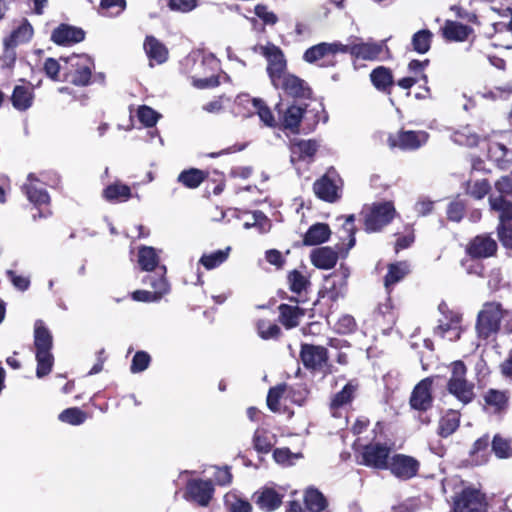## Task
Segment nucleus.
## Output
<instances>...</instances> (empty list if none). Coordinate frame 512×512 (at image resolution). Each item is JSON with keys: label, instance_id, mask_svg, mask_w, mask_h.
Returning a JSON list of instances; mask_svg holds the SVG:
<instances>
[{"label": "nucleus", "instance_id": "7ed1b4c3", "mask_svg": "<svg viewBox=\"0 0 512 512\" xmlns=\"http://www.w3.org/2000/svg\"><path fill=\"white\" fill-rule=\"evenodd\" d=\"M398 215L393 201H379L366 205L360 216L367 233H378L387 227Z\"/></svg>", "mask_w": 512, "mask_h": 512}, {"label": "nucleus", "instance_id": "4be33fe9", "mask_svg": "<svg viewBox=\"0 0 512 512\" xmlns=\"http://www.w3.org/2000/svg\"><path fill=\"white\" fill-rule=\"evenodd\" d=\"M359 389V383L357 380L348 381L343 388L335 393L329 403V410L331 414L335 417L337 413L352 404L354 399L356 398L357 391Z\"/></svg>", "mask_w": 512, "mask_h": 512}, {"label": "nucleus", "instance_id": "f257e3e1", "mask_svg": "<svg viewBox=\"0 0 512 512\" xmlns=\"http://www.w3.org/2000/svg\"><path fill=\"white\" fill-rule=\"evenodd\" d=\"M34 347L37 361L36 376L43 378L51 373L54 356L51 352L53 337L43 320L38 319L34 324Z\"/></svg>", "mask_w": 512, "mask_h": 512}, {"label": "nucleus", "instance_id": "a18cd8bd", "mask_svg": "<svg viewBox=\"0 0 512 512\" xmlns=\"http://www.w3.org/2000/svg\"><path fill=\"white\" fill-rule=\"evenodd\" d=\"M33 34L32 26L24 23L14 29L9 36L4 38L5 47H17L20 43L28 42Z\"/></svg>", "mask_w": 512, "mask_h": 512}, {"label": "nucleus", "instance_id": "09e8293b", "mask_svg": "<svg viewBox=\"0 0 512 512\" xmlns=\"http://www.w3.org/2000/svg\"><path fill=\"white\" fill-rule=\"evenodd\" d=\"M432 41L433 33L429 29H421L412 35V50L418 54H425L430 50Z\"/></svg>", "mask_w": 512, "mask_h": 512}, {"label": "nucleus", "instance_id": "bb28decb", "mask_svg": "<svg viewBox=\"0 0 512 512\" xmlns=\"http://www.w3.org/2000/svg\"><path fill=\"white\" fill-rule=\"evenodd\" d=\"M410 272V265L407 261L390 263L384 276V287L387 294H391L394 285L402 281Z\"/></svg>", "mask_w": 512, "mask_h": 512}, {"label": "nucleus", "instance_id": "e2e57ef3", "mask_svg": "<svg viewBox=\"0 0 512 512\" xmlns=\"http://www.w3.org/2000/svg\"><path fill=\"white\" fill-rule=\"evenodd\" d=\"M43 71L45 75L53 81H60V73H63V62L55 58L48 57L43 64Z\"/></svg>", "mask_w": 512, "mask_h": 512}, {"label": "nucleus", "instance_id": "c756f323", "mask_svg": "<svg viewBox=\"0 0 512 512\" xmlns=\"http://www.w3.org/2000/svg\"><path fill=\"white\" fill-rule=\"evenodd\" d=\"M370 81L376 90L379 92L391 93L394 86V77L392 70L385 66H377L370 72Z\"/></svg>", "mask_w": 512, "mask_h": 512}, {"label": "nucleus", "instance_id": "de8ad7c7", "mask_svg": "<svg viewBox=\"0 0 512 512\" xmlns=\"http://www.w3.org/2000/svg\"><path fill=\"white\" fill-rule=\"evenodd\" d=\"M318 150V143L316 140H296L291 144V152L293 155H298V160L302 161L307 158H313Z\"/></svg>", "mask_w": 512, "mask_h": 512}, {"label": "nucleus", "instance_id": "b1692460", "mask_svg": "<svg viewBox=\"0 0 512 512\" xmlns=\"http://www.w3.org/2000/svg\"><path fill=\"white\" fill-rule=\"evenodd\" d=\"M252 498L261 510L272 512L281 507L284 495L272 487L264 486L257 490Z\"/></svg>", "mask_w": 512, "mask_h": 512}, {"label": "nucleus", "instance_id": "774afa93", "mask_svg": "<svg viewBox=\"0 0 512 512\" xmlns=\"http://www.w3.org/2000/svg\"><path fill=\"white\" fill-rule=\"evenodd\" d=\"M496 233L501 245L505 249L512 251V222L497 224Z\"/></svg>", "mask_w": 512, "mask_h": 512}, {"label": "nucleus", "instance_id": "bf43d9fd", "mask_svg": "<svg viewBox=\"0 0 512 512\" xmlns=\"http://www.w3.org/2000/svg\"><path fill=\"white\" fill-rule=\"evenodd\" d=\"M490 444V437L488 434L478 438L472 445L470 450V457L475 458L478 463L487 462V451Z\"/></svg>", "mask_w": 512, "mask_h": 512}, {"label": "nucleus", "instance_id": "ea45409f", "mask_svg": "<svg viewBox=\"0 0 512 512\" xmlns=\"http://www.w3.org/2000/svg\"><path fill=\"white\" fill-rule=\"evenodd\" d=\"M209 173L207 171L189 168L185 169L177 177V181L184 187L189 189L198 188L207 178Z\"/></svg>", "mask_w": 512, "mask_h": 512}, {"label": "nucleus", "instance_id": "5fc2aeb1", "mask_svg": "<svg viewBox=\"0 0 512 512\" xmlns=\"http://www.w3.org/2000/svg\"><path fill=\"white\" fill-rule=\"evenodd\" d=\"M430 60L425 59L423 61L418 59H413L408 63V72L411 74V77H417L418 82L423 81L425 85L428 83V75L425 73V69L429 66ZM427 94H430L429 87H424Z\"/></svg>", "mask_w": 512, "mask_h": 512}, {"label": "nucleus", "instance_id": "e433bc0d", "mask_svg": "<svg viewBox=\"0 0 512 512\" xmlns=\"http://www.w3.org/2000/svg\"><path fill=\"white\" fill-rule=\"evenodd\" d=\"M331 230L326 223H316L309 227L303 237V245L315 246L328 241Z\"/></svg>", "mask_w": 512, "mask_h": 512}, {"label": "nucleus", "instance_id": "473e14b6", "mask_svg": "<svg viewBox=\"0 0 512 512\" xmlns=\"http://www.w3.org/2000/svg\"><path fill=\"white\" fill-rule=\"evenodd\" d=\"M509 391L488 389L483 395L485 405L493 410L494 413H502L507 410L509 405Z\"/></svg>", "mask_w": 512, "mask_h": 512}, {"label": "nucleus", "instance_id": "ddd939ff", "mask_svg": "<svg viewBox=\"0 0 512 512\" xmlns=\"http://www.w3.org/2000/svg\"><path fill=\"white\" fill-rule=\"evenodd\" d=\"M214 492L215 488L212 480L191 478L186 482L183 497L200 507H207L213 499Z\"/></svg>", "mask_w": 512, "mask_h": 512}, {"label": "nucleus", "instance_id": "a19ab883", "mask_svg": "<svg viewBox=\"0 0 512 512\" xmlns=\"http://www.w3.org/2000/svg\"><path fill=\"white\" fill-rule=\"evenodd\" d=\"M160 274H149L146 275L142 282L144 284H148L152 289L154 294L160 293V300L164 295L168 294L170 291V285L165 277L166 267H159Z\"/></svg>", "mask_w": 512, "mask_h": 512}, {"label": "nucleus", "instance_id": "13d9d810", "mask_svg": "<svg viewBox=\"0 0 512 512\" xmlns=\"http://www.w3.org/2000/svg\"><path fill=\"white\" fill-rule=\"evenodd\" d=\"M259 336L264 340L279 339L282 335L280 327L266 319L258 320L256 324Z\"/></svg>", "mask_w": 512, "mask_h": 512}, {"label": "nucleus", "instance_id": "412c9836", "mask_svg": "<svg viewBox=\"0 0 512 512\" xmlns=\"http://www.w3.org/2000/svg\"><path fill=\"white\" fill-rule=\"evenodd\" d=\"M383 45L376 42H353L343 44V53H349L355 59L374 61L380 58Z\"/></svg>", "mask_w": 512, "mask_h": 512}, {"label": "nucleus", "instance_id": "6ab92c4d", "mask_svg": "<svg viewBox=\"0 0 512 512\" xmlns=\"http://www.w3.org/2000/svg\"><path fill=\"white\" fill-rule=\"evenodd\" d=\"M420 462L409 455L395 454L391 457L387 469L391 473L402 480H409L418 474Z\"/></svg>", "mask_w": 512, "mask_h": 512}, {"label": "nucleus", "instance_id": "72a5a7b5", "mask_svg": "<svg viewBox=\"0 0 512 512\" xmlns=\"http://www.w3.org/2000/svg\"><path fill=\"white\" fill-rule=\"evenodd\" d=\"M490 210L497 213V224L512 222V201L503 195L490 196L488 199Z\"/></svg>", "mask_w": 512, "mask_h": 512}, {"label": "nucleus", "instance_id": "c03bdc74", "mask_svg": "<svg viewBox=\"0 0 512 512\" xmlns=\"http://www.w3.org/2000/svg\"><path fill=\"white\" fill-rule=\"evenodd\" d=\"M460 415L457 411L450 410L439 421L438 435L447 438L459 428Z\"/></svg>", "mask_w": 512, "mask_h": 512}, {"label": "nucleus", "instance_id": "f8f14e48", "mask_svg": "<svg viewBox=\"0 0 512 512\" xmlns=\"http://www.w3.org/2000/svg\"><path fill=\"white\" fill-rule=\"evenodd\" d=\"M392 448L387 443L370 442L363 446L360 464L378 470H385L389 466Z\"/></svg>", "mask_w": 512, "mask_h": 512}, {"label": "nucleus", "instance_id": "aec40b11", "mask_svg": "<svg viewBox=\"0 0 512 512\" xmlns=\"http://www.w3.org/2000/svg\"><path fill=\"white\" fill-rule=\"evenodd\" d=\"M34 90L35 87L30 81L20 78L18 84L14 86L9 98L13 108L19 112L29 110L34 104Z\"/></svg>", "mask_w": 512, "mask_h": 512}, {"label": "nucleus", "instance_id": "4468645a", "mask_svg": "<svg viewBox=\"0 0 512 512\" xmlns=\"http://www.w3.org/2000/svg\"><path fill=\"white\" fill-rule=\"evenodd\" d=\"M260 52L267 60L266 70L270 81L271 83H275V81H278L280 77L287 73L285 55L282 49L273 43L260 46Z\"/></svg>", "mask_w": 512, "mask_h": 512}, {"label": "nucleus", "instance_id": "6e6d98bb", "mask_svg": "<svg viewBox=\"0 0 512 512\" xmlns=\"http://www.w3.org/2000/svg\"><path fill=\"white\" fill-rule=\"evenodd\" d=\"M58 419L73 426L83 424L87 419V413L78 407L64 409L58 416Z\"/></svg>", "mask_w": 512, "mask_h": 512}, {"label": "nucleus", "instance_id": "8fccbe9b", "mask_svg": "<svg viewBox=\"0 0 512 512\" xmlns=\"http://www.w3.org/2000/svg\"><path fill=\"white\" fill-rule=\"evenodd\" d=\"M491 449L498 459L512 457V440L501 434H495L491 441Z\"/></svg>", "mask_w": 512, "mask_h": 512}, {"label": "nucleus", "instance_id": "c85d7f7f", "mask_svg": "<svg viewBox=\"0 0 512 512\" xmlns=\"http://www.w3.org/2000/svg\"><path fill=\"white\" fill-rule=\"evenodd\" d=\"M326 283L327 285L325 286L323 297H327L328 300L332 303L337 302L345 295V290L347 287V274L343 273L342 275H338L333 273L326 279Z\"/></svg>", "mask_w": 512, "mask_h": 512}, {"label": "nucleus", "instance_id": "423d86ee", "mask_svg": "<svg viewBox=\"0 0 512 512\" xmlns=\"http://www.w3.org/2000/svg\"><path fill=\"white\" fill-rule=\"evenodd\" d=\"M510 316L499 302H486L479 311L476 320V332L480 339L488 340L500 330L501 320Z\"/></svg>", "mask_w": 512, "mask_h": 512}, {"label": "nucleus", "instance_id": "79ce46f5", "mask_svg": "<svg viewBox=\"0 0 512 512\" xmlns=\"http://www.w3.org/2000/svg\"><path fill=\"white\" fill-rule=\"evenodd\" d=\"M464 192L467 196L475 200H482L491 191V184L488 179H479L476 181L467 180L463 184Z\"/></svg>", "mask_w": 512, "mask_h": 512}, {"label": "nucleus", "instance_id": "c9c22d12", "mask_svg": "<svg viewBox=\"0 0 512 512\" xmlns=\"http://www.w3.org/2000/svg\"><path fill=\"white\" fill-rule=\"evenodd\" d=\"M102 197L111 203L126 202L132 197V191L128 185L116 181L103 189Z\"/></svg>", "mask_w": 512, "mask_h": 512}, {"label": "nucleus", "instance_id": "a211bd4d", "mask_svg": "<svg viewBox=\"0 0 512 512\" xmlns=\"http://www.w3.org/2000/svg\"><path fill=\"white\" fill-rule=\"evenodd\" d=\"M287 282L289 290L296 296H288L286 292H283L280 297L282 299H288L290 302L296 304H303L307 302L308 289L310 287V280L302 272L297 269H293L287 274Z\"/></svg>", "mask_w": 512, "mask_h": 512}, {"label": "nucleus", "instance_id": "338daca9", "mask_svg": "<svg viewBox=\"0 0 512 512\" xmlns=\"http://www.w3.org/2000/svg\"><path fill=\"white\" fill-rule=\"evenodd\" d=\"M357 323L352 315H342L335 324V330L338 334L348 335L355 332Z\"/></svg>", "mask_w": 512, "mask_h": 512}, {"label": "nucleus", "instance_id": "6e6552de", "mask_svg": "<svg viewBox=\"0 0 512 512\" xmlns=\"http://www.w3.org/2000/svg\"><path fill=\"white\" fill-rule=\"evenodd\" d=\"M467 367L461 360L452 363L451 377L447 390L462 404L467 405L475 398L474 384L466 379Z\"/></svg>", "mask_w": 512, "mask_h": 512}, {"label": "nucleus", "instance_id": "cd10ccee", "mask_svg": "<svg viewBox=\"0 0 512 512\" xmlns=\"http://www.w3.org/2000/svg\"><path fill=\"white\" fill-rule=\"evenodd\" d=\"M487 157L500 170H507L512 165V150L499 142L489 144Z\"/></svg>", "mask_w": 512, "mask_h": 512}, {"label": "nucleus", "instance_id": "f03ea898", "mask_svg": "<svg viewBox=\"0 0 512 512\" xmlns=\"http://www.w3.org/2000/svg\"><path fill=\"white\" fill-rule=\"evenodd\" d=\"M433 378L426 377L420 380L412 389L409 397V406L413 417L421 425H429L432 421L430 411L433 408Z\"/></svg>", "mask_w": 512, "mask_h": 512}, {"label": "nucleus", "instance_id": "680f3d73", "mask_svg": "<svg viewBox=\"0 0 512 512\" xmlns=\"http://www.w3.org/2000/svg\"><path fill=\"white\" fill-rule=\"evenodd\" d=\"M252 104L254 108L257 110V114L260 120L268 127H276L277 122L275 117L271 111V109L266 105V103L261 98H253Z\"/></svg>", "mask_w": 512, "mask_h": 512}, {"label": "nucleus", "instance_id": "7c9ffc66", "mask_svg": "<svg viewBox=\"0 0 512 512\" xmlns=\"http://www.w3.org/2000/svg\"><path fill=\"white\" fill-rule=\"evenodd\" d=\"M311 263L318 269H332L338 261V253L331 247H319L310 255Z\"/></svg>", "mask_w": 512, "mask_h": 512}, {"label": "nucleus", "instance_id": "864d4df0", "mask_svg": "<svg viewBox=\"0 0 512 512\" xmlns=\"http://www.w3.org/2000/svg\"><path fill=\"white\" fill-rule=\"evenodd\" d=\"M340 231L343 233V235L340 236V238L343 241H347V243H343V244L346 246L345 250L348 251L352 247H354V245L356 243L355 234H356L357 228L355 226V215L354 214H351V215H348L345 217V221L342 224Z\"/></svg>", "mask_w": 512, "mask_h": 512}, {"label": "nucleus", "instance_id": "9d476101", "mask_svg": "<svg viewBox=\"0 0 512 512\" xmlns=\"http://www.w3.org/2000/svg\"><path fill=\"white\" fill-rule=\"evenodd\" d=\"M429 139V134L423 130L400 129L396 133H390L387 137V145L390 149H399L404 152L416 151L424 146Z\"/></svg>", "mask_w": 512, "mask_h": 512}, {"label": "nucleus", "instance_id": "a878e982", "mask_svg": "<svg viewBox=\"0 0 512 512\" xmlns=\"http://www.w3.org/2000/svg\"><path fill=\"white\" fill-rule=\"evenodd\" d=\"M278 321L285 329L290 330L300 324L301 318L305 316L306 309L301 308L299 304L291 305L282 303L278 306Z\"/></svg>", "mask_w": 512, "mask_h": 512}, {"label": "nucleus", "instance_id": "58836bf2", "mask_svg": "<svg viewBox=\"0 0 512 512\" xmlns=\"http://www.w3.org/2000/svg\"><path fill=\"white\" fill-rule=\"evenodd\" d=\"M303 501L308 512H322L328 507L324 494L312 486L304 491Z\"/></svg>", "mask_w": 512, "mask_h": 512}, {"label": "nucleus", "instance_id": "393cba45", "mask_svg": "<svg viewBox=\"0 0 512 512\" xmlns=\"http://www.w3.org/2000/svg\"><path fill=\"white\" fill-rule=\"evenodd\" d=\"M446 42H464L473 33V29L455 20H446L439 30Z\"/></svg>", "mask_w": 512, "mask_h": 512}, {"label": "nucleus", "instance_id": "20e7f679", "mask_svg": "<svg viewBox=\"0 0 512 512\" xmlns=\"http://www.w3.org/2000/svg\"><path fill=\"white\" fill-rule=\"evenodd\" d=\"M63 62L62 81L78 87H85L91 83L93 60L87 55L72 54L67 57H60Z\"/></svg>", "mask_w": 512, "mask_h": 512}, {"label": "nucleus", "instance_id": "2eb2a0df", "mask_svg": "<svg viewBox=\"0 0 512 512\" xmlns=\"http://www.w3.org/2000/svg\"><path fill=\"white\" fill-rule=\"evenodd\" d=\"M453 512H486L484 496L479 490L465 487L453 497Z\"/></svg>", "mask_w": 512, "mask_h": 512}, {"label": "nucleus", "instance_id": "4d7b16f0", "mask_svg": "<svg viewBox=\"0 0 512 512\" xmlns=\"http://www.w3.org/2000/svg\"><path fill=\"white\" fill-rule=\"evenodd\" d=\"M287 387L286 383H280L269 388L266 403L270 411L274 413L279 412L280 400L284 396Z\"/></svg>", "mask_w": 512, "mask_h": 512}, {"label": "nucleus", "instance_id": "0eeeda50", "mask_svg": "<svg viewBox=\"0 0 512 512\" xmlns=\"http://www.w3.org/2000/svg\"><path fill=\"white\" fill-rule=\"evenodd\" d=\"M299 358L304 368L312 374L321 373L326 376L332 373L328 349L322 345L302 343Z\"/></svg>", "mask_w": 512, "mask_h": 512}, {"label": "nucleus", "instance_id": "1a4fd4ad", "mask_svg": "<svg viewBox=\"0 0 512 512\" xmlns=\"http://www.w3.org/2000/svg\"><path fill=\"white\" fill-rule=\"evenodd\" d=\"M343 53V43L335 41L332 43L321 42L305 50L303 60L309 64L319 61L322 68L334 67L337 64L336 55Z\"/></svg>", "mask_w": 512, "mask_h": 512}, {"label": "nucleus", "instance_id": "2f4dec72", "mask_svg": "<svg viewBox=\"0 0 512 512\" xmlns=\"http://www.w3.org/2000/svg\"><path fill=\"white\" fill-rule=\"evenodd\" d=\"M279 114L282 113L280 118L281 125L284 129L290 130L292 133H298L300 123L305 113V108L299 105H290L285 111L278 109Z\"/></svg>", "mask_w": 512, "mask_h": 512}, {"label": "nucleus", "instance_id": "f704fd0d", "mask_svg": "<svg viewBox=\"0 0 512 512\" xmlns=\"http://www.w3.org/2000/svg\"><path fill=\"white\" fill-rule=\"evenodd\" d=\"M144 50L150 62L163 64L168 59V50L165 45L152 35L146 36ZM152 66L153 64L150 63Z\"/></svg>", "mask_w": 512, "mask_h": 512}, {"label": "nucleus", "instance_id": "49530a36", "mask_svg": "<svg viewBox=\"0 0 512 512\" xmlns=\"http://www.w3.org/2000/svg\"><path fill=\"white\" fill-rule=\"evenodd\" d=\"M138 263L143 271L152 272L159 265V256L155 248L142 246L138 250Z\"/></svg>", "mask_w": 512, "mask_h": 512}, {"label": "nucleus", "instance_id": "052dcab7", "mask_svg": "<svg viewBox=\"0 0 512 512\" xmlns=\"http://www.w3.org/2000/svg\"><path fill=\"white\" fill-rule=\"evenodd\" d=\"M395 236L394 251L396 253L411 247L415 242V230L410 224L404 226L403 233H396Z\"/></svg>", "mask_w": 512, "mask_h": 512}, {"label": "nucleus", "instance_id": "f3484780", "mask_svg": "<svg viewBox=\"0 0 512 512\" xmlns=\"http://www.w3.org/2000/svg\"><path fill=\"white\" fill-rule=\"evenodd\" d=\"M272 85L294 99H310L312 97V89L308 83L288 72Z\"/></svg>", "mask_w": 512, "mask_h": 512}, {"label": "nucleus", "instance_id": "3c124183", "mask_svg": "<svg viewBox=\"0 0 512 512\" xmlns=\"http://www.w3.org/2000/svg\"><path fill=\"white\" fill-rule=\"evenodd\" d=\"M230 247L223 250H216L209 254H203L199 259V263L207 270H212L223 264L229 257Z\"/></svg>", "mask_w": 512, "mask_h": 512}, {"label": "nucleus", "instance_id": "4c0bfd02", "mask_svg": "<svg viewBox=\"0 0 512 512\" xmlns=\"http://www.w3.org/2000/svg\"><path fill=\"white\" fill-rule=\"evenodd\" d=\"M439 310L443 313L444 320L439 319L438 325L434 328L433 333L436 336L444 338L450 330H455L460 326L462 318L461 315L454 311L448 309L444 311L442 305L439 306Z\"/></svg>", "mask_w": 512, "mask_h": 512}, {"label": "nucleus", "instance_id": "39448f33", "mask_svg": "<svg viewBox=\"0 0 512 512\" xmlns=\"http://www.w3.org/2000/svg\"><path fill=\"white\" fill-rule=\"evenodd\" d=\"M21 190L37 210V212L32 215L33 221L52 216L51 197L43 186V183H41L35 174H28L27 181L22 185Z\"/></svg>", "mask_w": 512, "mask_h": 512}, {"label": "nucleus", "instance_id": "69168bd1", "mask_svg": "<svg viewBox=\"0 0 512 512\" xmlns=\"http://www.w3.org/2000/svg\"><path fill=\"white\" fill-rule=\"evenodd\" d=\"M137 116L139 121L145 126V127H153L156 125L159 114L151 107L142 105L138 108Z\"/></svg>", "mask_w": 512, "mask_h": 512}, {"label": "nucleus", "instance_id": "5701e85b", "mask_svg": "<svg viewBox=\"0 0 512 512\" xmlns=\"http://www.w3.org/2000/svg\"><path fill=\"white\" fill-rule=\"evenodd\" d=\"M85 35L82 28L61 23L52 31L51 40L59 46H68L82 42Z\"/></svg>", "mask_w": 512, "mask_h": 512}, {"label": "nucleus", "instance_id": "9b49d317", "mask_svg": "<svg viewBox=\"0 0 512 512\" xmlns=\"http://www.w3.org/2000/svg\"><path fill=\"white\" fill-rule=\"evenodd\" d=\"M498 243L491 233L484 232L470 238L465 246V254L470 260H483L496 257Z\"/></svg>", "mask_w": 512, "mask_h": 512}, {"label": "nucleus", "instance_id": "dca6fc26", "mask_svg": "<svg viewBox=\"0 0 512 512\" xmlns=\"http://www.w3.org/2000/svg\"><path fill=\"white\" fill-rule=\"evenodd\" d=\"M337 177L336 171L332 169L313 183V192L318 199L327 203H335L341 198L342 192L341 187L336 183Z\"/></svg>", "mask_w": 512, "mask_h": 512}, {"label": "nucleus", "instance_id": "603ef678", "mask_svg": "<svg viewBox=\"0 0 512 512\" xmlns=\"http://www.w3.org/2000/svg\"><path fill=\"white\" fill-rule=\"evenodd\" d=\"M451 138L454 143L470 148L478 146L480 141L479 135L471 131V129L468 126L456 130L452 134Z\"/></svg>", "mask_w": 512, "mask_h": 512}, {"label": "nucleus", "instance_id": "0e129e2a", "mask_svg": "<svg viewBox=\"0 0 512 512\" xmlns=\"http://www.w3.org/2000/svg\"><path fill=\"white\" fill-rule=\"evenodd\" d=\"M253 446L257 452L267 454L271 451L273 444L266 431L258 429L253 435Z\"/></svg>", "mask_w": 512, "mask_h": 512}, {"label": "nucleus", "instance_id": "37998d69", "mask_svg": "<svg viewBox=\"0 0 512 512\" xmlns=\"http://www.w3.org/2000/svg\"><path fill=\"white\" fill-rule=\"evenodd\" d=\"M467 215V203L457 195L446 207V219L452 223H460Z\"/></svg>", "mask_w": 512, "mask_h": 512}]
</instances>
